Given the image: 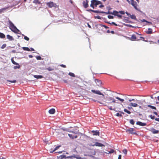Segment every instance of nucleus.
<instances>
[{
  "instance_id": "nucleus-33",
  "label": "nucleus",
  "mask_w": 159,
  "mask_h": 159,
  "mask_svg": "<svg viewBox=\"0 0 159 159\" xmlns=\"http://www.w3.org/2000/svg\"><path fill=\"white\" fill-rule=\"evenodd\" d=\"M17 65V66H14L13 67V68L14 69H19L20 67V66L18 64V65Z\"/></svg>"
},
{
  "instance_id": "nucleus-4",
  "label": "nucleus",
  "mask_w": 159,
  "mask_h": 159,
  "mask_svg": "<svg viewBox=\"0 0 159 159\" xmlns=\"http://www.w3.org/2000/svg\"><path fill=\"white\" fill-rule=\"evenodd\" d=\"M106 14H112L114 16H117L119 18H121L122 17V16L119 14V12L116 11H113V12L108 11L107 13H106Z\"/></svg>"
},
{
  "instance_id": "nucleus-21",
  "label": "nucleus",
  "mask_w": 159,
  "mask_h": 159,
  "mask_svg": "<svg viewBox=\"0 0 159 159\" xmlns=\"http://www.w3.org/2000/svg\"><path fill=\"white\" fill-rule=\"evenodd\" d=\"M7 39H8L10 41H12L14 40L13 37L10 36V35H7Z\"/></svg>"
},
{
  "instance_id": "nucleus-13",
  "label": "nucleus",
  "mask_w": 159,
  "mask_h": 159,
  "mask_svg": "<svg viewBox=\"0 0 159 159\" xmlns=\"http://www.w3.org/2000/svg\"><path fill=\"white\" fill-rule=\"evenodd\" d=\"M150 131L153 134H158L159 132V130H156L153 128H151Z\"/></svg>"
},
{
  "instance_id": "nucleus-17",
  "label": "nucleus",
  "mask_w": 159,
  "mask_h": 159,
  "mask_svg": "<svg viewBox=\"0 0 159 159\" xmlns=\"http://www.w3.org/2000/svg\"><path fill=\"white\" fill-rule=\"evenodd\" d=\"M8 8V7H5L2 8L0 9V14H1L2 13H3L5 12L6 10Z\"/></svg>"
},
{
  "instance_id": "nucleus-56",
  "label": "nucleus",
  "mask_w": 159,
  "mask_h": 159,
  "mask_svg": "<svg viewBox=\"0 0 159 159\" xmlns=\"http://www.w3.org/2000/svg\"><path fill=\"white\" fill-rule=\"evenodd\" d=\"M121 155H119L118 159H121Z\"/></svg>"
},
{
  "instance_id": "nucleus-24",
  "label": "nucleus",
  "mask_w": 159,
  "mask_h": 159,
  "mask_svg": "<svg viewBox=\"0 0 159 159\" xmlns=\"http://www.w3.org/2000/svg\"><path fill=\"white\" fill-rule=\"evenodd\" d=\"M93 101H94L95 102H98L99 103H100L101 104H102L104 106H107L106 103H103L101 102L100 101H97V100H94V99H93Z\"/></svg>"
},
{
  "instance_id": "nucleus-11",
  "label": "nucleus",
  "mask_w": 159,
  "mask_h": 159,
  "mask_svg": "<svg viewBox=\"0 0 159 159\" xmlns=\"http://www.w3.org/2000/svg\"><path fill=\"white\" fill-rule=\"evenodd\" d=\"M134 130L133 128H131L129 129H128L126 130V132H129V134H135L136 133L135 132H134Z\"/></svg>"
},
{
  "instance_id": "nucleus-42",
  "label": "nucleus",
  "mask_w": 159,
  "mask_h": 159,
  "mask_svg": "<svg viewBox=\"0 0 159 159\" xmlns=\"http://www.w3.org/2000/svg\"><path fill=\"white\" fill-rule=\"evenodd\" d=\"M142 21L143 22H146L147 23H150V24H152V23L151 22H148V21L146 20L145 19H143V20H142Z\"/></svg>"
},
{
  "instance_id": "nucleus-16",
  "label": "nucleus",
  "mask_w": 159,
  "mask_h": 159,
  "mask_svg": "<svg viewBox=\"0 0 159 159\" xmlns=\"http://www.w3.org/2000/svg\"><path fill=\"white\" fill-rule=\"evenodd\" d=\"M136 124L141 126H144L146 125V124L145 123H142L140 121H138L136 123Z\"/></svg>"
},
{
  "instance_id": "nucleus-44",
  "label": "nucleus",
  "mask_w": 159,
  "mask_h": 159,
  "mask_svg": "<svg viewBox=\"0 0 159 159\" xmlns=\"http://www.w3.org/2000/svg\"><path fill=\"white\" fill-rule=\"evenodd\" d=\"M127 149H124L123 150V152L124 154H127Z\"/></svg>"
},
{
  "instance_id": "nucleus-55",
  "label": "nucleus",
  "mask_w": 159,
  "mask_h": 159,
  "mask_svg": "<svg viewBox=\"0 0 159 159\" xmlns=\"http://www.w3.org/2000/svg\"><path fill=\"white\" fill-rule=\"evenodd\" d=\"M138 103L140 105H142L143 104V103L141 101H139V102H138Z\"/></svg>"
},
{
  "instance_id": "nucleus-47",
  "label": "nucleus",
  "mask_w": 159,
  "mask_h": 159,
  "mask_svg": "<svg viewBox=\"0 0 159 159\" xmlns=\"http://www.w3.org/2000/svg\"><path fill=\"white\" fill-rule=\"evenodd\" d=\"M36 58L38 60H40L41 59V57L40 56H37Z\"/></svg>"
},
{
  "instance_id": "nucleus-1",
  "label": "nucleus",
  "mask_w": 159,
  "mask_h": 159,
  "mask_svg": "<svg viewBox=\"0 0 159 159\" xmlns=\"http://www.w3.org/2000/svg\"><path fill=\"white\" fill-rule=\"evenodd\" d=\"M8 22L9 28L11 30L16 33L19 34L20 30L16 28L11 21L9 20Z\"/></svg>"
},
{
  "instance_id": "nucleus-20",
  "label": "nucleus",
  "mask_w": 159,
  "mask_h": 159,
  "mask_svg": "<svg viewBox=\"0 0 159 159\" xmlns=\"http://www.w3.org/2000/svg\"><path fill=\"white\" fill-rule=\"evenodd\" d=\"M34 78H36L37 79H41L43 77V76L41 75H34Z\"/></svg>"
},
{
  "instance_id": "nucleus-49",
  "label": "nucleus",
  "mask_w": 159,
  "mask_h": 159,
  "mask_svg": "<svg viewBox=\"0 0 159 159\" xmlns=\"http://www.w3.org/2000/svg\"><path fill=\"white\" fill-rule=\"evenodd\" d=\"M150 117L152 119H154L155 118V116H152V115H151L150 116Z\"/></svg>"
},
{
  "instance_id": "nucleus-22",
  "label": "nucleus",
  "mask_w": 159,
  "mask_h": 159,
  "mask_svg": "<svg viewBox=\"0 0 159 159\" xmlns=\"http://www.w3.org/2000/svg\"><path fill=\"white\" fill-rule=\"evenodd\" d=\"M129 106H132L134 107H136L138 106V105L137 104L132 102L131 103L129 104Z\"/></svg>"
},
{
  "instance_id": "nucleus-12",
  "label": "nucleus",
  "mask_w": 159,
  "mask_h": 159,
  "mask_svg": "<svg viewBox=\"0 0 159 159\" xmlns=\"http://www.w3.org/2000/svg\"><path fill=\"white\" fill-rule=\"evenodd\" d=\"M91 132L93 133V135L99 136L100 132L98 130H92Z\"/></svg>"
},
{
  "instance_id": "nucleus-64",
  "label": "nucleus",
  "mask_w": 159,
  "mask_h": 159,
  "mask_svg": "<svg viewBox=\"0 0 159 159\" xmlns=\"http://www.w3.org/2000/svg\"><path fill=\"white\" fill-rule=\"evenodd\" d=\"M110 32L112 34H114L115 33V32L114 31H111Z\"/></svg>"
},
{
  "instance_id": "nucleus-51",
  "label": "nucleus",
  "mask_w": 159,
  "mask_h": 159,
  "mask_svg": "<svg viewBox=\"0 0 159 159\" xmlns=\"http://www.w3.org/2000/svg\"><path fill=\"white\" fill-rule=\"evenodd\" d=\"M60 66L62 67H63V68H66V66L65 65H64L63 64L60 65Z\"/></svg>"
},
{
  "instance_id": "nucleus-28",
  "label": "nucleus",
  "mask_w": 159,
  "mask_h": 159,
  "mask_svg": "<svg viewBox=\"0 0 159 159\" xmlns=\"http://www.w3.org/2000/svg\"><path fill=\"white\" fill-rule=\"evenodd\" d=\"M147 106L148 107H149L151 109H154V110H156V108L155 107H154V106H151V105H148Z\"/></svg>"
},
{
  "instance_id": "nucleus-40",
  "label": "nucleus",
  "mask_w": 159,
  "mask_h": 159,
  "mask_svg": "<svg viewBox=\"0 0 159 159\" xmlns=\"http://www.w3.org/2000/svg\"><path fill=\"white\" fill-rule=\"evenodd\" d=\"M115 152V151L113 149H111V151H109L108 153H106L107 154H109V153H112L114 152Z\"/></svg>"
},
{
  "instance_id": "nucleus-37",
  "label": "nucleus",
  "mask_w": 159,
  "mask_h": 159,
  "mask_svg": "<svg viewBox=\"0 0 159 159\" xmlns=\"http://www.w3.org/2000/svg\"><path fill=\"white\" fill-rule=\"evenodd\" d=\"M94 18L95 19H101L102 17L99 16H94Z\"/></svg>"
},
{
  "instance_id": "nucleus-6",
  "label": "nucleus",
  "mask_w": 159,
  "mask_h": 159,
  "mask_svg": "<svg viewBox=\"0 0 159 159\" xmlns=\"http://www.w3.org/2000/svg\"><path fill=\"white\" fill-rule=\"evenodd\" d=\"M91 91L94 93L102 95V96L101 97L102 98H104V95L100 91L95 90H92Z\"/></svg>"
},
{
  "instance_id": "nucleus-18",
  "label": "nucleus",
  "mask_w": 159,
  "mask_h": 159,
  "mask_svg": "<svg viewBox=\"0 0 159 159\" xmlns=\"http://www.w3.org/2000/svg\"><path fill=\"white\" fill-rule=\"evenodd\" d=\"M49 113L50 114H54L55 112V110L54 109L52 108L48 111Z\"/></svg>"
},
{
  "instance_id": "nucleus-2",
  "label": "nucleus",
  "mask_w": 159,
  "mask_h": 159,
  "mask_svg": "<svg viewBox=\"0 0 159 159\" xmlns=\"http://www.w3.org/2000/svg\"><path fill=\"white\" fill-rule=\"evenodd\" d=\"M91 2L90 6L93 9H94L95 7H97L98 5L101 3L100 1L96 0H92Z\"/></svg>"
},
{
  "instance_id": "nucleus-38",
  "label": "nucleus",
  "mask_w": 159,
  "mask_h": 159,
  "mask_svg": "<svg viewBox=\"0 0 159 159\" xmlns=\"http://www.w3.org/2000/svg\"><path fill=\"white\" fill-rule=\"evenodd\" d=\"M134 120L133 119H131L130 120V123L132 125H134Z\"/></svg>"
},
{
  "instance_id": "nucleus-41",
  "label": "nucleus",
  "mask_w": 159,
  "mask_h": 159,
  "mask_svg": "<svg viewBox=\"0 0 159 159\" xmlns=\"http://www.w3.org/2000/svg\"><path fill=\"white\" fill-rule=\"evenodd\" d=\"M7 81H8L10 82L11 83H16V80H7Z\"/></svg>"
},
{
  "instance_id": "nucleus-63",
  "label": "nucleus",
  "mask_w": 159,
  "mask_h": 159,
  "mask_svg": "<svg viewBox=\"0 0 159 159\" xmlns=\"http://www.w3.org/2000/svg\"><path fill=\"white\" fill-rule=\"evenodd\" d=\"M30 49H31L30 50V51H34V49L33 48H30Z\"/></svg>"
},
{
  "instance_id": "nucleus-45",
  "label": "nucleus",
  "mask_w": 159,
  "mask_h": 159,
  "mask_svg": "<svg viewBox=\"0 0 159 159\" xmlns=\"http://www.w3.org/2000/svg\"><path fill=\"white\" fill-rule=\"evenodd\" d=\"M108 18L109 19H113L114 18V17L113 16L111 15H108L107 16Z\"/></svg>"
},
{
  "instance_id": "nucleus-3",
  "label": "nucleus",
  "mask_w": 159,
  "mask_h": 159,
  "mask_svg": "<svg viewBox=\"0 0 159 159\" xmlns=\"http://www.w3.org/2000/svg\"><path fill=\"white\" fill-rule=\"evenodd\" d=\"M69 131L70 132H71L72 133V134H68V136L70 138L73 139L75 138L76 139L77 138L78 136L76 135H75V134H77L78 133V130L75 131Z\"/></svg>"
},
{
  "instance_id": "nucleus-34",
  "label": "nucleus",
  "mask_w": 159,
  "mask_h": 159,
  "mask_svg": "<svg viewBox=\"0 0 159 159\" xmlns=\"http://www.w3.org/2000/svg\"><path fill=\"white\" fill-rule=\"evenodd\" d=\"M60 147V146H57L54 150H52V152H53L55 151H56L57 149H58Z\"/></svg>"
},
{
  "instance_id": "nucleus-10",
  "label": "nucleus",
  "mask_w": 159,
  "mask_h": 159,
  "mask_svg": "<svg viewBox=\"0 0 159 159\" xmlns=\"http://www.w3.org/2000/svg\"><path fill=\"white\" fill-rule=\"evenodd\" d=\"M46 5L48 6L49 7L51 8L54 7V5H55V4L52 2H50L46 3Z\"/></svg>"
},
{
  "instance_id": "nucleus-27",
  "label": "nucleus",
  "mask_w": 159,
  "mask_h": 159,
  "mask_svg": "<svg viewBox=\"0 0 159 159\" xmlns=\"http://www.w3.org/2000/svg\"><path fill=\"white\" fill-rule=\"evenodd\" d=\"M22 48L25 51H30V49H29L28 47H22Z\"/></svg>"
},
{
  "instance_id": "nucleus-15",
  "label": "nucleus",
  "mask_w": 159,
  "mask_h": 159,
  "mask_svg": "<svg viewBox=\"0 0 159 159\" xmlns=\"http://www.w3.org/2000/svg\"><path fill=\"white\" fill-rule=\"evenodd\" d=\"M95 81L97 85H98V86H101L102 82L100 80H99L98 79H95Z\"/></svg>"
},
{
  "instance_id": "nucleus-53",
  "label": "nucleus",
  "mask_w": 159,
  "mask_h": 159,
  "mask_svg": "<svg viewBox=\"0 0 159 159\" xmlns=\"http://www.w3.org/2000/svg\"><path fill=\"white\" fill-rule=\"evenodd\" d=\"M61 158H63L66 157V156L65 155H62L61 156Z\"/></svg>"
},
{
  "instance_id": "nucleus-14",
  "label": "nucleus",
  "mask_w": 159,
  "mask_h": 159,
  "mask_svg": "<svg viewBox=\"0 0 159 159\" xmlns=\"http://www.w3.org/2000/svg\"><path fill=\"white\" fill-rule=\"evenodd\" d=\"M93 146H96L98 147H102V146H105V145L100 143L97 142H96L95 144H93L92 145Z\"/></svg>"
},
{
  "instance_id": "nucleus-30",
  "label": "nucleus",
  "mask_w": 159,
  "mask_h": 159,
  "mask_svg": "<svg viewBox=\"0 0 159 159\" xmlns=\"http://www.w3.org/2000/svg\"><path fill=\"white\" fill-rule=\"evenodd\" d=\"M33 3H35V4H37V3H38L39 4H41V2H40L39 1V0H34L33 1Z\"/></svg>"
},
{
  "instance_id": "nucleus-19",
  "label": "nucleus",
  "mask_w": 159,
  "mask_h": 159,
  "mask_svg": "<svg viewBox=\"0 0 159 159\" xmlns=\"http://www.w3.org/2000/svg\"><path fill=\"white\" fill-rule=\"evenodd\" d=\"M146 33L148 34H151L152 33V29L150 28L148 29V30L146 31Z\"/></svg>"
},
{
  "instance_id": "nucleus-23",
  "label": "nucleus",
  "mask_w": 159,
  "mask_h": 159,
  "mask_svg": "<svg viewBox=\"0 0 159 159\" xmlns=\"http://www.w3.org/2000/svg\"><path fill=\"white\" fill-rule=\"evenodd\" d=\"M136 39V37L134 34L132 35L130 38V40L132 41L135 40Z\"/></svg>"
},
{
  "instance_id": "nucleus-9",
  "label": "nucleus",
  "mask_w": 159,
  "mask_h": 159,
  "mask_svg": "<svg viewBox=\"0 0 159 159\" xmlns=\"http://www.w3.org/2000/svg\"><path fill=\"white\" fill-rule=\"evenodd\" d=\"M89 1L87 0L84 1L83 2V5L85 8H87L89 7Z\"/></svg>"
},
{
  "instance_id": "nucleus-52",
  "label": "nucleus",
  "mask_w": 159,
  "mask_h": 159,
  "mask_svg": "<svg viewBox=\"0 0 159 159\" xmlns=\"http://www.w3.org/2000/svg\"><path fill=\"white\" fill-rule=\"evenodd\" d=\"M102 27H104L105 29H107L109 28L108 27L104 25H102Z\"/></svg>"
},
{
  "instance_id": "nucleus-57",
  "label": "nucleus",
  "mask_w": 159,
  "mask_h": 159,
  "mask_svg": "<svg viewBox=\"0 0 159 159\" xmlns=\"http://www.w3.org/2000/svg\"><path fill=\"white\" fill-rule=\"evenodd\" d=\"M149 42H150V44H154L155 43L152 41H150Z\"/></svg>"
},
{
  "instance_id": "nucleus-25",
  "label": "nucleus",
  "mask_w": 159,
  "mask_h": 159,
  "mask_svg": "<svg viewBox=\"0 0 159 159\" xmlns=\"http://www.w3.org/2000/svg\"><path fill=\"white\" fill-rule=\"evenodd\" d=\"M46 69L48 71H52L54 70V68L51 67H49L46 68Z\"/></svg>"
},
{
  "instance_id": "nucleus-8",
  "label": "nucleus",
  "mask_w": 159,
  "mask_h": 159,
  "mask_svg": "<svg viewBox=\"0 0 159 159\" xmlns=\"http://www.w3.org/2000/svg\"><path fill=\"white\" fill-rule=\"evenodd\" d=\"M87 11H91L93 12L96 13H106L101 11L94 10L90 9L87 10Z\"/></svg>"
},
{
  "instance_id": "nucleus-60",
  "label": "nucleus",
  "mask_w": 159,
  "mask_h": 159,
  "mask_svg": "<svg viewBox=\"0 0 159 159\" xmlns=\"http://www.w3.org/2000/svg\"><path fill=\"white\" fill-rule=\"evenodd\" d=\"M29 57L30 58H32L33 57V56L32 55H29Z\"/></svg>"
},
{
  "instance_id": "nucleus-5",
  "label": "nucleus",
  "mask_w": 159,
  "mask_h": 159,
  "mask_svg": "<svg viewBox=\"0 0 159 159\" xmlns=\"http://www.w3.org/2000/svg\"><path fill=\"white\" fill-rule=\"evenodd\" d=\"M127 1L129 3H131V5L134 6V8L138 11H140V10H139L137 7V3L136 2H134V0H127Z\"/></svg>"
},
{
  "instance_id": "nucleus-35",
  "label": "nucleus",
  "mask_w": 159,
  "mask_h": 159,
  "mask_svg": "<svg viewBox=\"0 0 159 159\" xmlns=\"http://www.w3.org/2000/svg\"><path fill=\"white\" fill-rule=\"evenodd\" d=\"M68 75H70L72 77H75V74L73 73H72V72H69L68 74Z\"/></svg>"
},
{
  "instance_id": "nucleus-32",
  "label": "nucleus",
  "mask_w": 159,
  "mask_h": 159,
  "mask_svg": "<svg viewBox=\"0 0 159 159\" xmlns=\"http://www.w3.org/2000/svg\"><path fill=\"white\" fill-rule=\"evenodd\" d=\"M116 98L119 100L121 102H123L124 101V99H121L119 97H116Z\"/></svg>"
},
{
  "instance_id": "nucleus-61",
  "label": "nucleus",
  "mask_w": 159,
  "mask_h": 159,
  "mask_svg": "<svg viewBox=\"0 0 159 159\" xmlns=\"http://www.w3.org/2000/svg\"><path fill=\"white\" fill-rule=\"evenodd\" d=\"M153 113L157 116L158 115V114H157V112H156L154 111L153 112Z\"/></svg>"
},
{
  "instance_id": "nucleus-50",
  "label": "nucleus",
  "mask_w": 159,
  "mask_h": 159,
  "mask_svg": "<svg viewBox=\"0 0 159 159\" xmlns=\"http://www.w3.org/2000/svg\"><path fill=\"white\" fill-rule=\"evenodd\" d=\"M109 23L110 24H113L115 26H117V25L116 23H115V22H112L111 23Z\"/></svg>"
},
{
  "instance_id": "nucleus-46",
  "label": "nucleus",
  "mask_w": 159,
  "mask_h": 159,
  "mask_svg": "<svg viewBox=\"0 0 159 159\" xmlns=\"http://www.w3.org/2000/svg\"><path fill=\"white\" fill-rule=\"evenodd\" d=\"M6 44H3L2 45V46L1 47V48L2 49H3V48H5L6 47Z\"/></svg>"
},
{
  "instance_id": "nucleus-59",
  "label": "nucleus",
  "mask_w": 159,
  "mask_h": 159,
  "mask_svg": "<svg viewBox=\"0 0 159 159\" xmlns=\"http://www.w3.org/2000/svg\"><path fill=\"white\" fill-rule=\"evenodd\" d=\"M134 99H129V102H131V101H134Z\"/></svg>"
},
{
  "instance_id": "nucleus-54",
  "label": "nucleus",
  "mask_w": 159,
  "mask_h": 159,
  "mask_svg": "<svg viewBox=\"0 0 159 159\" xmlns=\"http://www.w3.org/2000/svg\"><path fill=\"white\" fill-rule=\"evenodd\" d=\"M108 108L111 110H114L113 108H112L111 107H108Z\"/></svg>"
},
{
  "instance_id": "nucleus-7",
  "label": "nucleus",
  "mask_w": 159,
  "mask_h": 159,
  "mask_svg": "<svg viewBox=\"0 0 159 159\" xmlns=\"http://www.w3.org/2000/svg\"><path fill=\"white\" fill-rule=\"evenodd\" d=\"M107 101H108L107 102L108 103L116 102V100L113 98L110 97L108 98Z\"/></svg>"
},
{
  "instance_id": "nucleus-36",
  "label": "nucleus",
  "mask_w": 159,
  "mask_h": 159,
  "mask_svg": "<svg viewBox=\"0 0 159 159\" xmlns=\"http://www.w3.org/2000/svg\"><path fill=\"white\" fill-rule=\"evenodd\" d=\"M23 36H24V39L27 41H29V38L27 37L26 36H25L23 34Z\"/></svg>"
},
{
  "instance_id": "nucleus-29",
  "label": "nucleus",
  "mask_w": 159,
  "mask_h": 159,
  "mask_svg": "<svg viewBox=\"0 0 159 159\" xmlns=\"http://www.w3.org/2000/svg\"><path fill=\"white\" fill-rule=\"evenodd\" d=\"M130 17L132 19L136 20V17L134 15H130Z\"/></svg>"
},
{
  "instance_id": "nucleus-43",
  "label": "nucleus",
  "mask_w": 159,
  "mask_h": 159,
  "mask_svg": "<svg viewBox=\"0 0 159 159\" xmlns=\"http://www.w3.org/2000/svg\"><path fill=\"white\" fill-rule=\"evenodd\" d=\"M116 115L117 116L122 117V115L121 114H120L119 113H117Z\"/></svg>"
},
{
  "instance_id": "nucleus-26",
  "label": "nucleus",
  "mask_w": 159,
  "mask_h": 159,
  "mask_svg": "<svg viewBox=\"0 0 159 159\" xmlns=\"http://www.w3.org/2000/svg\"><path fill=\"white\" fill-rule=\"evenodd\" d=\"M0 38L4 39L5 38V35L2 33L0 32Z\"/></svg>"
},
{
  "instance_id": "nucleus-48",
  "label": "nucleus",
  "mask_w": 159,
  "mask_h": 159,
  "mask_svg": "<svg viewBox=\"0 0 159 159\" xmlns=\"http://www.w3.org/2000/svg\"><path fill=\"white\" fill-rule=\"evenodd\" d=\"M119 12L121 14L123 15L125 14V12L123 11H119Z\"/></svg>"
},
{
  "instance_id": "nucleus-58",
  "label": "nucleus",
  "mask_w": 159,
  "mask_h": 159,
  "mask_svg": "<svg viewBox=\"0 0 159 159\" xmlns=\"http://www.w3.org/2000/svg\"><path fill=\"white\" fill-rule=\"evenodd\" d=\"M155 120L159 122V118H156L155 119Z\"/></svg>"
},
{
  "instance_id": "nucleus-62",
  "label": "nucleus",
  "mask_w": 159,
  "mask_h": 159,
  "mask_svg": "<svg viewBox=\"0 0 159 159\" xmlns=\"http://www.w3.org/2000/svg\"><path fill=\"white\" fill-rule=\"evenodd\" d=\"M140 38L142 39V40H144V38L143 37H140Z\"/></svg>"
},
{
  "instance_id": "nucleus-31",
  "label": "nucleus",
  "mask_w": 159,
  "mask_h": 159,
  "mask_svg": "<svg viewBox=\"0 0 159 159\" xmlns=\"http://www.w3.org/2000/svg\"><path fill=\"white\" fill-rule=\"evenodd\" d=\"M11 61L12 62L14 65H18V63L14 61V60L13 58H11Z\"/></svg>"
},
{
  "instance_id": "nucleus-39",
  "label": "nucleus",
  "mask_w": 159,
  "mask_h": 159,
  "mask_svg": "<svg viewBox=\"0 0 159 159\" xmlns=\"http://www.w3.org/2000/svg\"><path fill=\"white\" fill-rule=\"evenodd\" d=\"M124 111H125V112H126V113H128V114H130V113H131V112H130L128 110H127V109H124Z\"/></svg>"
}]
</instances>
